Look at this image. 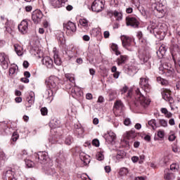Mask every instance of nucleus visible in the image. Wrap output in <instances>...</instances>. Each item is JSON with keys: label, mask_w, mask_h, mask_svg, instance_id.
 Returning <instances> with one entry per match:
<instances>
[{"label": "nucleus", "mask_w": 180, "mask_h": 180, "mask_svg": "<svg viewBox=\"0 0 180 180\" xmlns=\"http://www.w3.org/2000/svg\"><path fill=\"white\" fill-rule=\"evenodd\" d=\"M148 30L150 33H153L156 39L159 40H164L167 32V30L162 29V26L158 27V25L154 21L150 22V24L148 27Z\"/></svg>", "instance_id": "nucleus-1"}, {"label": "nucleus", "mask_w": 180, "mask_h": 180, "mask_svg": "<svg viewBox=\"0 0 180 180\" xmlns=\"http://www.w3.org/2000/svg\"><path fill=\"white\" fill-rule=\"evenodd\" d=\"M136 96H135V101L134 103L136 106H142V108H147L148 105L151 103V100L150 98L145 97L143 96L141 92L140 91V89H136L135 90Z\"/></svg>", "instance_id": "nucleus-2"}, {"label": "nucleus", "mask_w": 180, "mask_h": 180, "mask_svg": "<svg viewBox=\"0 0 180 180\" xmlns=\"http://www.w3.org/2000/svg\"><path fill=\"white\" fill-rule=\"evenodd\" d=\"M171 43L170 53L172 54V59L175 63L176 54H179L180 51V31L177 32V38L172 39Z\"/></svg>", "instance_id": "nucleus-3"}, {"label": "nucleus", "mask_w": 180, "mask_h": 180, "mask_svg": "<svg viewBox=\"0 0 180 180\" xmlns=\"http://www.w3.org/2000/svg\"><path fill=\"white\" fill-rule=\"evenodd\" d=\"M34 157L35 158V162H39L41 165H53V161L50 160L49 157V153L46 151L39 152L38 153H34Z\"/></svg>", "instance_id": "nucleus-4"}, {"label": "nucleus", "mask_w": 180, "mask_h": 180, "mask_svg": "<svg viewBox=\"0 0 180 180\" xmlns=\"http://www.w3.org/2000/svg\"><path fill=\"white\" fill-rule=\"evenodd\" d=\"M60 79L56 76H51L46 80V85L49 89H53L54 91H58Z\"/></svg>", "instance_id": "nucleus-5"}, {"label": "nucleus", "mask_w": 180, "mask_h": 180, "mask_svg": "<svg viewBox=\"0 0 180 180\" xmlns=\"http://www.w3.org/2000/svg\"><path fill=\"white\" fill-rule=\"evenodd\" d=\"M18 170V166H13L4 173L3 180H17L15 175Z\"/></svg>", "instance_id": "nucleus-6"}, {"label": "nucleus", "mask_w": 180, "mask_h": 180, "mask_svg": "<svg viewBox=\"0 0 180 180\" xmlns=\"http://www.w3.org/2000/svg\"><path fill=\"white\" fill-rule=\"evenodd\" d=\"M152 6L151 9L153 12H158V13L160 14L159 18H162L164 15H165V11H164V5L160 3L158 1L160 0H151Z\"/></svg>", "instance_id": "nucleus-7"}, {"label": "nucleus", "mask_w": 180, "mask_h": 180, "mask_svg": "<svg viewBox=\"0 0 180 180\" xmlns=\"http://www.w3.org/2000/svg\"><path fill=\"white\" fill-rule=\"evenodd\" d=\"M160 74H166L167 77L174 74V68L169 63H165L162 67L160 68Z\"/></svg>", "instance_id": "nucleus-8"}, {"label": "nucleus", "mask_w": 180, "mask_h": 180, "mask_svg": "<svg viewBox=\"0 0 180 180\" xmlns=\"http://www.w3.org/2000/svg\"><path fill=\"white\" fill-rule=\"evenodd\" d=\"M105 8L103 0H95L91 5V11L93 12H102Z\"/></svg>", "instance_id": "nucleus-9"}, {"label": "nucleus", "mask_w": 180, "mask_h": 180, "mask_svg": "<svg viewBox=\"0 0 180 180\" xmlns=\"http://www.w3.org/2000/svg\"><path fill=\"white\" fill-rule=\"evenodd\" d=\"M0 65L4 70H7L9 67V56L5 53H0Z\"/></svg>", "instance_id": "nucleus-10"}, {"label": "nucleus", "mask_w": 180, "mask_h": 180, "mask_svg": "<svg viewBox=\"0 0 180 180\" xmlns=\"http://www.w3.org/2000/svg\"><path fill=\"white\" fill-rule=\"evenodd\" d=\"M139 85L145 92H148L151 89V86H150L148 82V77H141L139 81Z\"/></svg>", "instance_id": "nucleus-11"}, {"label": "nucleus", "mask_w": 180, "mask_h": 180, "mask_svg": "<svg viewBox=\"0 0 180 180\" xmlns=\"http://www.w3.org/2000/svg\"><path fill=\"white\" fill-rule=\"evenodd\" d=\"M63 29L66 30L67 33H74L77 32V25H75V23L69 21L63 23Z\"/></svg>", "instance_id": "nucleus-12"}, {"label": "nucleus", "mask_w": 180, "mask_h": 180, "mask_svg": "<svg viewBox=\"0 0 180 180\" xmlns=\"http://www.w3.org/2000/svg\"><path fill=\"white\" fill-rule=\"evenodd\" d=\"M32 19L34 23H40L41 19H43V13L40 10H35L32 13Z\"/></svg>", "instance_id": "nucleus-13"}, {"label": "nucleus", "mask_w": 180, "mask_h": 180, "mask_svg": "<svg viewBox=\"0 0 180 180\" xmlns=\"http://www.w3.org/2000/svg\"><path fill=\"white\" fill-rule=\"evenodd\" d=\"M29 23H30V20H22L20 24L18 25L19 32H20V33H22V34H25V33H27V30H29Z\"/></svg>", "instance_id": "nucleus-14"}, {"label": "nucleus", "mask_w": 180, "mask_h": 180, "mask_svg": "<svg viewBox=\"0 0 180 180\" xmlns=\"http://www.w3.org/2000/svg\"><path fill=\"white\" fill-rule=\"evenodd\" d=\"M121 40H122L123 47H124L127 50H129V51H131V49H129V47L131 46V44L133 43V39H131V38L127 36L122 35L121 37Z\"/></svg>", "instance_id": "nucleus-15"}, {"label": "nucleus", "mask_w": 180, "mask_h": 180, "mask_svg": "<svg viewBox=\"0 0 180 180\" xmlns=\"http://www.w3.org/2000/svg\"><path fill=\"white\" fill-rule=\"evenodd\" d=\"M127 26H131V27H139V25L140 22H139V19L135 17H127L126 18Z\"/></svg>", "instance_id": "nucleus-16"}, {"label": "nucleus", "mask_w": 180, "mask_h": 180, "mask_svg": "<svg viewBox=\"0 0 180 180\" xmlns=\"http://www.w3.org/2000/svg\"><path fill=\"white\" fill-rule=\"evenodd\" d=\"M139 58L141 63L144 64L150 60V53L146 51H140L139 53Z\"/></svg>", "instance_id": "nucleus-17"}, {"label": "nucleus", "mask_w": 180, "mask_h": 180, "mask_svg": "<svg viewBox=\"0 0 180 180\" xmlns=\"http://www.w3.org/2000/svg\"><path fill=\"white\" fill-rule=\"evenodd\" d=\"M63 54H66L69 58V60H71V58L77 57V50L75 49V47H72L70 49L65 48V53L63 52Z\"/></svg>", "instance_id": "nucleus-18"}, {"label": "nucleus", "mask_w": 180, "mask_h": 180, "mask_svg": "<svg viewBox=\"0 0 180 180\" xmlns=\"http://www.w3.org/2000/svg\"><path fill=\"white\" fill-rule=\"evenodd\" d=\"M104 137L108 144H112V143L116 140V134L112 131H110L104 136Z\"/></svg>", "instance_id": "nucleus-19"}, {"label": "nucleus", "mask_w": 180, "mask_h": 180, "mask_svg": "<svg viewBox=\"0 0 180 180\" xmlns=\"http://www.w3.org/2000/svg\"><path fill=\"white\" fill-rule=\"evenodd\" d=\"M71 94L73 98H75V99H77V98H79L82 96L83 94L81 91V89H79L78 86H74L71 89Z\"/></svg>", "instance_id": "nucleus-20"}, {"label": "nucleus", "mask_w": 180, "mask_h": 180, "mask_svg": "<svg viewBox=\"0 0 180 180\" xmlns=\"http://www.w3.org/2000/svg\"><path fill=\"white\" fill-rule=\"evenodd\" d=\"M162 96L165 101L167 102H172V97L171 96V91L167 89H164L162 91Z\"/></svg>", "instance_id": "nucleus-21"}, {"label": "nucleus", "mask_w": 180, "mask_h": 180, "mask_svg": "<svg viewBox=\"0 0 180 180\" xmlns=\"http://www.w3.org/2000/svg\"><path fill=\"white\" fill-rule=\"evenodd\" d=\"M79 158L81 161L84 164V165H88L91 162V158L89 155L84 152H80Z\"/></svg>", "instance_id": "nucleus-22"}, {"label": "nucleus", "mask_w": 180, "mask_h": 180, "mask_svg": "<svg viewBox=\"0 0 180 180\" xmlns=\"http://www.w3.org/2000/svg\"><path fill=\"white\" fill-rule=\"evenodd\" d=\"M68 0H50V4L53 8H61L64 6Z\"/></svg>", "instance_id": "nucleus-23"}, {"label": "nucleus", "mask_w": 180, "mask_h": 180, "mask_svg": "<svg viewBox=\"0 0 180 180\" xmlns=\"http://www.w3.org/2000/svg\"><path fill=\"white\" fill-rule=\"evenodd\" d=\"M42 64H44V65H46L47 68H53V59H51V58L49 56H45L42 59Z\"/></svg>", "instance_id": "nucleus-24"}, {"label": "nucleus", "mask_w": 180, "mask_h": 180, "mask_svg": "<svg viewBox=\"0 0 180 180\" xmlns=\"http://www.w3.org/2000/svg\"><path fill=\"white\" fill-rule=\"evenodd\" d=\"M51 167H53V165H50L48 164L45 166H43V169L48 175H52V176H54V174H56V170Z\"/></svg>", "instance_id": "nucleus-25"}, {"label": "nucleus", "mask_w": 180, "mask_h": 180, "mask_svg": "<svg viewBox=\"0 0 180 180\" xmlns=\"http://www.w3.org/2000/svg\"><path fill=\"white\" fill-rule=\"evenodd\" d=\"M14 47V50L16 53V54L21 57V56H23L24 53H25V50L23 49V46L18 44H15L13 46Z\"/></svg>", "instance_id": "nucleus-26"}, {"label": "nucleus", "mask_w": 180, "mask_h": 180, "mask_svg": "<svg viewBox=\"0 0 180 180\" xmlns=\"http://www.w3.org/2000/svg\"><path fill=\"white\" fill-rule=\"evenodd\" d=\"M18 68L16 65L13 64L9 68V75L10 77H15L18 74Z\"/></svg>", "instance_id": "nucleus-27"}, {"label": "nucleus", "mask_w": 180, "mask_h": 180, "mask_svg": "<svg viewBox=\"0 0 180 180\" xmlns=\"http://www.w3.org/2000/svg\"><path fill=\"white\" fill-rule=\"evenodd\" d=\"M75 134H77L79 137H82V134H84V129L81 127L80 125L75 124Z\"/></svg>", "instance_id": "nucleus-28"}, {"label": "nucleus", "mask_w": 180, "mask_h": 180, "mask_svg": "<svg viewBox=\"0 0 180 180\" xmlns=\"http://www.w3.org/2000/svg\"><path fill=\"white\" fill-rule=\"evenodd\" d=\"M125 94H127L126 95L127 98H130L131 96L132 90L131 89L129 90V88H127V86H125L121 89V94L124 95Z\"/></svg>", "instance_id": "nucleus-29"}, {"label": "nucleus", "mask_w": 180, "mask_h": 180, "mask_svg": "<svg viewBox=\"0 0 180 180\" xmlns=\"http://www.w3.org/2000/svg\"><path fill=\"white\" fill-rule=\"evenodd\" d=\"M88 23V20L85 18L79 20V25L82 26V29H84V30H88V29H89Z\"/></svg>", "instance_id": "nucleus-30"}, {"label": "nucleus", "mask_w": 180, "mask_h": 180, "mask_svg": "<svg viewBox=\"0 0 180 180\" xmlns=\"http://www.w3.org/2000/svg\"><path fill=\"white\" fill-rule=\"evenodd\" d=\"M129 170L127 167H121L119 169L118 175L120 176H126L129 174Z\"/></svg>", "instance_id": "nucleus-31"}, {"label": "nucleus", "mask_w": 180, "mask_h": 180, "mask_svg": "<svg viewBox=\"0 0 180 180\" xmlns=\"http://www.w3.org/2000/svg\"><path fill=\"white\" fill-rule=\"evenodd\" d=\"M49 126L51 129H57V127H60V121L57 119H53L50 122Z\"/></svg>", "instance_id": "nucleus-32"}, {"label": "nucleus", "mask_w": 180, "mask_h": 180, "mask_svg": "<svg viewBox=\"0 0 180 180\" xmlns=\"http://www.w3.org/2000/svg\"><path fill=\"white\" fill-rule=\"evenodd\" d=\"M165 53H167V46L165 45L162 44L159 48L158 51H157V54H161L162 57H164L165 55Z\"/></svg>", "instance_id": "nucleus-33"}, {"label": "nucleus", "mask_w": 180, "mask_h": 180, "mask_svg": "<svg viewBox=\"0 0 180 180\" xmlns=\"http://www.w3.org/2000/svg\"><path fill=\"white\" fill-rule=\"evenodd\" d=\"M123 103L120 100H117L115 101L114 104V109H117V110H120V109H123Z\"/></svg>", "instance_id": "nucleus-34"}, {"label": "nucleus", "mask_w": 180, "mask_h": 180, "mask_svg": "<svg viewBox=\"0 0 180 180\" xmlns=\"http://www.w3.org/2000/svg\"><path fill=\"white\" fill-rule=\"evenodd\" d=\"M57 39L62 44L63 47H64V46H65V38L64 37V33L60 32L59 36H58Z\"/></svg>", "instance_id": "nucleus-35"}, {"label": "nucleus", "mask_w": 180, "mask_h": 180, "mask_svg": "<svg viewBox=\"0 0 180 180\" xmlns=\"http://www.w3.org/2000/svg\"><path fill=\"white\" fill-rule=\"evenodd\" d=\"M124 155H125L124 151H123V150L118 151L115 156V158L117 160V162H119V161H120V160L124 158Z\"/></svg>", "instance_id": "nucleus-36"}, {"label": "nucleus", "mask_w": 180, "mask_h": 180, "mask_svg": "<svg viewBox=\"0 0 180 180\" xmlns=\"http://www.w3.org/2000/svg\"><path fill=\"white\" fill-rule=\"evenodd\" d=\"M111 49L116 56H120V51H119V46L116 44H112Z\"/></svg>", "instance_id": "nucleus-37"}, {"label": "nucleus", "mask_w": 180, "mask_h": 180, "mask_svg": "<svg viewBox=\"0 0 180 180\" xmlns=\"http://www.w3.org/2000/svg\"><path fill=\"white\" fill-rule=\"evenodd\" d=\"M65 78L70 81V82H72V84H75V77H74V75L67 73L65 75Z\"/></svg>", "instance_id": "nucleus-38"}, {"label": "nucleus", "mask_w": 180, "mask_h": 180, "mask_svg": "<svg viewBox=\"0 0 180 180\" xmlns=\"http://www.w3.org/2000/svg\"><path fill=\"white\" fill-rule=\"evenodd\" d=\"M136 136H137V134H136V131H134V130H131V131L127 132V138L128 139H134L136 137Z\"/></svg>", "instance_id": "nucleus-39"}, {"label": "nucleus", "mask_w": 180, "mask_h": 180, "mask_svg": "<svg viewBox=\"0 0 180 180\" xmlns=\"http://www.w3.org/2000/svg\"><path fill=\"white\" fill-rule=\"evenodd\" d=\"M27 103L33 105L34 103V93H30L27 98Z\"/></svg>", "instance_id": "nucleus-40"}, {"label": "nucleus", "mask_w": 180, "mask_h": 180, "mask_svg": "<svg viewBox=\"0 0 180 180\" xmlns=\"http://www.w3.org/2000/svg\"><path fill=\"white\" fill-rule=\"evenodd\" d=\"M57 91H53V89H49L47 90L45 93L46 98H53L54 94H56Z\"/></svg>", "instance_id": "nucleus-41"}, {"label": "nucleus", "mask_w": 180, "mask_h": 180, "mask_svg": "<svg viewBox=\"0 0 180 180\" xmlns=\"http://www.w3.org/2000/svg\"><path fill=\"white\" fill-rule=\"evenodd\" d=\"M53 58H54V63L56 65H61V59L60 58V57H58V54L55 53L53 56Z\"/></svg>", "instance_id": "nucleus-42"}, {"label": "nucleus", "mask_w": 180, "mask_h": 180, "mask_svg": "<svg viewBox=\"0 0 180 180\" xmlns=\"http://www.w3.org/2000/svg\"><path fill=\"white\" fill-rule=\"evenodd\" d=\"M148 124L152 127L153 130H155V129H157V122L155 120L148 121Z\"/></svg>", "instance_id": "nucleus-43"}, {"label": "nucleus", "mask_w": 180, "mask_h": 180, "mask_svg": "<svg viewBox=\"0 0 180 180\" xmlns=\"http://www.w3.org/2000/svg\"><path fill=\"white\" fill-rule=\"evenodd\" d=\"M127 59V56H121L120 58L117 59V64L118 65H120V64H123L124 61Z\"/></svg>", "instance_id": "nucleus-44"}, {"label": "nucleus", "mask_w": 180, "mask_h": 180, "mask_svg": "<svg viewBox=\"0 0 180 180\" xmlns=\"http://www.w3.org/2000/svg\"><path fill=\"white\" fill-rule=\"evenodd\" d=\"M113 15H114L115 18H116L117 20H122V18L123 16L122 13L118 12V11H114Z\"/></svg>", "instance_id": "nucleus-45"}, {"label": "nucleus", "mask_w": 180, "mask_h": 180, "mask_svg": "<svg viewBox=\"0 0 180 180\" xmlns=\"http://www.w3.org/2000/svg\"><path fill=\"white\" fill-rule=\"evenodd\" d=\"M96 157L98 161H102L105 158V156L102 152H98L96 155Z\"/></svg>", "instance_id": "nucleus-46"}, {"label": "nucleus", "mask_w": 180, "mask_h": 180, "mask_svg": "<svg viewBox=\"0 0 180 180\" xmlns=\"http://www.w3.org/2000/svg\"><path fill=\"white\" fill-rule=\"evenodd\" d=\"M25 165L28 167V168H32L34 167V162L30 160H25Z\"/></svg>", "instance_id": "nucleus-47"}, {"label": "nucleus", "mask_w": 180, "mask_h": 180, "mask_svg": "<svg viewBox=\"0 0 180 180\" xmlns=\"http://www.w3.org/2000/svg\"><path fill=\"white\" fill-rule=\"evenodd\" d=\"M157 81L159 84H161V85H167L168 84V82L163 78H161L160 77H158L157 78Z\"/></svg>", "instance_id": "nucleus-48"}, {"label": "nucleus", "mask_w": 180, "mask_h": 180, "mask_svg": "<svg viewBox=\"0 0 180 180\" xmlns=\"http://www.w3.org/2000/svg\"><path fill=\"white\" fill-rule=\"evenodd\" d=\"M158 137H159V139H164V137H165V131L160 129L158 131Z\"/></svg>", "instance_id": "nucleus-49"}, {"label": "nucleus", "mask_w": 180, "mask_h": 180, "mask_svg": "<svg viewBox=\"0 0 180 180\" xmlns=\"http://www.w3.org/2000/svg\"><path fill=\"white\" fill-rule=\"evenodd\" d=\"M179 169V165L176 163L172 164L170 165L171 171H174V172H175L176 171H178Z\"/></svg>", "instance_id": "nucleus-50"}, {"label": "nucleus", "mask_w": 180, "mask_h": 180, "mask_svg": "<svg viewBox=\"0 0 180 180\" xmlns=\"http://www.w3.org/2000/svg\"><path fill=\"white\" fill-rule=\"evenodd\" d=\"M120 0H111L110 1V5H112V6H119L120 5Z\"/></svg>", "instance_id": "nucleus-51"}, {"label": "nucleus", "mask_w": 180, "mask_h": 180, "mask_svg": "<svg viewBox=\"0 0 180 180\" xmlns=\"http://www.w3.org/2000/svg\"><path fill=\"white\" fill-rule=\"evenodd\" d=\"M72 143V137L71 136L66 137L65 140V144H66L67 146H71Z\"/></svg>", "instance_id": "nucleus-52"}, {"label": "nucleus", "mask_w": 180, "mask_h": 180, "mask_svg": "<svg viewBox=\"0 0 180 180\" xmlns=\"http://www.w3.org/2000/svg\"><path fill=\"white\" fill-rule=\"evenodd\" d=\"M0 160L1 161H6V160H8V157L4 152H0Z\"/></svg>", "instance_id": "nucleus-53"}, {"label": "nucleus", "mask_w": 180, "mask_h": 180, "mask_svg": "<svg viewBox=\"0 0 180 180\" xmlns=\"http://www.w3.org/2000/svg\"><path fill=\"white\" fill-rule=\"evenodd\" d=\"M20 155V158H22V160L23 159L25 160V158H27V151L26 150H22Z\"/></svg>", "instance_id": "nucleus-54"}, {"label": "nucleus", "mask_w": 180, "mask_h": 180, "mask_svg": "<svg viewBox=\"0 0 180 180\" xmlns=\"http://www.w3.org/2000/svg\"><path fill=\"white\" fill-rule=\"evenodd\" d=\"M18 139H19V134L16 131L13 132L12 136L13 141H17Z\"/></svg>", "instance_id": "nucleus-55"}, {"label": "nucleus", "mask_w": 180, "mask_h": 180, "mask_svg": "<svg viewBox=\"0 0 180 180\" xmlns=\"http://www.w3.org/2000/svg\"><path fill=\"white\" fill-rule=\"evenodd\" d=\"M160 124H161L163 127H167L168 126V122L165 120H160Z\"/></svg>", "instance_id": "nucleus-56"}, {"label": "nucleus", "mask_w": 180, "mask_h": 180, "mask_svg": "<svg viewBox=\"0 0 180 180\" xmlns=\"http://www.w3.org/2000/svg\"><path fill=\"white\" fill-rule=\"evenodd\" d=\"M165 179L171 180L172 179V174L171 173H165L164 176Z\"/></svg>", "instance_id": "nucleus-57"}, {"label": "nucleus", "mask_w": 180, "mask_h": 180, "mask_svg": "<svg viewBox=\"0 0 180 180\" xmlns=\"http://www.w3.org/2000/svg\"><path fill=\"white\" fill-rule=\"evenodd\" d=\"M49 141L51 144H56V143H57V139H56V136H51L49 139Z\"/></svg>", "instance_id": "nucleus-58"}, {"label": "nucleus", "mask_w": 180, "mask_h": 180, "mask_svg": "<svg viewBox=\"0 0 180 180\" xmlns=\"http://www.w3.org/2000/svg\"><path fill=\"white\" fill-rule=\"evenodd\" d=\"M41 113L43 116H46L48 113L47 108L44 107L41 108Z\"/></svg>", "instance_id": "nucleus-59"}, {"label": "nucleus", "mask_w": 180, "mask_h": 180, "mask_svg": "<svg viewBox=\"0 0 180 180\" xmlns=\"http://www.w3.org/2000/svg\"><path fill=\"white\" fill-rule=\"evenodd\" d=\"M139 158V164H143L144 162V160L146 159V156L144 155H141Z\"/></svg>", "instance_id": "nucleus-60"}, {"label": "nucleus", "mask_w": 180, "mask_h": 180, "mask_svg": "<svg viewBox=\"0 0 180 180\" xmlns=\"http://www.w3.org/2000/svg\"><path fill=\"white\" fill-rule=\"evenodd\" d=\"M131 3L135 5L136 8H139L140 0H131Z\"/></svg>", "instance_id": "nucleus-61"}, {"label": "nucleus", "mask_w": 180, "mask_h": 180, "mask_svg": "<svg viewBox=\"0 0 180 180\" xmlns=\"http://www.w3.org/2000/svg\"><path fill=\"white\" fill-rule=\"evenodd\" d=\"M124 124L125 126H130L131 124V121L130 120V118H126L124 121Z\"/></svg>", "instance_id": "nucleus-62"}, {"label": "nucleus", "mask_w": 180, "mask_h": 180, "mask_svg": "<svg viewBox=\"0 0 180 180\" xmlns=\"http://www.w3.org/2000/svg\"><path fill=\"white\" fill-rule=\"evenodd\" d=\"M93 146H95L96 147H99V140L98 139H94L92 141Z\"/></svg>", "instance_id": "nucleus-63"}, {"label": "nucleus", "mask_w": 180, "mask_h": 180, "mask_svg": "<svg viewBox=\"0 0 180 180\" xmlns=\"http://www.w3.org/2000/svg\"><path fill=\"white\" fill-rule=\"evenodd\" d=\"M175 139H176V136L174 134L169 136V141H174Z\"/></svg>", "instance_id": "nucleus-64"}]
</instances>
